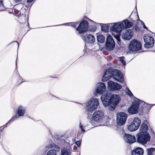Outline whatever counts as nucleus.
Listing matches in <instances>:
<instances>
[{"label":"nucleus","instance_id":"1","mask_svg":"<svg viewBox=\"0 0 155 155\" xmlns=\"http://www.w3.org/2000/svg\"><path fill=\"white\" fill-rule=\"evenodd\" d=\"M101 99L102 103L105 107L109 106L111 110H114L120 100V97L118 95L113 94L111 95L108 92L103 95Z\"/></svg>","mask_w":155,"mask_h":155},{"label":"nucleus","instance_id":"2","mask_svg":"<svg viewBox=\"0 0 155 155\" xmlns=\"http://www.w3.org/2000/svg\"><path fill=\"white\" fill-rule=\"evenodd\" d=\"M113 76V78L118 81L123 83L124 79L123 74L119 71L112 70L110 68L108 69L105 72L102 78V81L105 82L110 78Z\"/></svg>","mask_w":155,"mask_h":155},{"label":"nucleus","instance_id":"3","mask_svg":"<svg viewBox=\"0 0 155 155\" xmlns=\"http://www.w3.org/2000/svg\"><path fill=\"white\" fill-rule=\"evenodd\" d=\"M99 104V101L97 98H92L86 103V111L88 113H91L97 108Z\"/></svg>","mask_w":155,"mask_h":155},{"label":"nucleus","instance_id":"4","mask_svg":"<svg viewBox=\"0 0 155 155\" xmlns=\"http://www.w3.org/2000/svg\"><path fill=\"white\" fill-rule=\"evenodd\" d=\"M123 27L124 24L122 22H120L114 23L113 25L110 27V30L112 32H114L117 33V36L114 35V36L116 37L118 41H120V33L123 30Z\"/></svg>","mask_w":155,"mask_h":155},{"label":"nucleus","instance_id":"5","mask_svg":"<svg viewBox=\"0 0 155 155\" xmlns=\"http://www.w3.org/2000/svg\"><path fill=\"white\" fill-rule=\"evenodd\" d=\"M104 117L103 112L101 110L96 111L93 114L92 118H88V120L90 123L94 125V121L98 122L101 120Z\"/></svg>","mask_w":155,"mask_h":155},{"label":"nucleus","instance_id":"6","mask_svg":"<svg viewBox=\"0 0 155 155\" xmlns=\"http://www.w3.org/2000/svg\"><path fill=\"white\" fill-rule=\"evenodd\" d=\"M137 141L142 144H146L147 142L150 141V136L148 133H139L137 135Z\"/></svg>","mask_w":155,"mask_h":155},{"label":"nucleus","instance_id":"7","mask_svg":"<svg viewBox=\"0 0 155 155\" xmlns=\"http://www.w3.org/2000/svg\"><path fill=\"white\" fill-rule=\"evenodd\" d=\"M141 100L137 99L134 101L131 106L128 109V113L131 114H135L138 112L139 104Z\"/></svg>","mask_w":155,"mask_h":155},{"label":"nucleus","instance_id":"8","mask_svg":"<svg viewBox=\"0 0 155 155\" xmlns=\"http://www.w3.org/2000/svg\"><path fill=\"white\" fill-rule=\"evenodd\" d=\"M141 43L135 39L130 42L128 47L129 50L132 52L139 51L141 49Z\"/></svg>","mask_w":155,"mask_h":155},{"label":"nucleus","instance_id":"9","mask_svg":"<svg viewBox=\"0 0 155 155\" xmlns=\"http://www.w3.org/2000/svg\"><path fill=\"white\" fill-rule=\"evenodd\" d=\"M153 33H152V34ZM154 38H155V36H151L149 35L144 36L143 39L145 44L144 46L145 48H149L152 47L154 45Z\"/></svg>","mask_w":155,"mask_h":155},{"label":"nucleus","instance_id":"10","mask_svg":"<svg viewBox=\"0 0 155 155\" xmlns=\"http://www.w3.org/2000/svg\"><path fill=\"white\" fill-rule=\"evenodd\" d=\"M141 122V120L140 118L138 117L134 118L133 123L128 126V130L130 131H134L137 130L139 128Z\"/></svg>","mask_w":155,"mask_h":155},{"label":"nucleus","instance_id":"11","mask_svg":"<svg viewBox=\"0 0 155 155\" xmlns=\"http://www.w3.org/2000/svg\"><path fill=\"white\" fill-rule=\"evenodd\" d=\"M106 49L108 51H111L114 49L115 46V43L113 37L109 35L107 36L105 42Z\"/></svg>","mask_w":155,"mask_h":155},{"label":"nucleus","instance_id":"12","mask_svg":"<svg viewBox=\"0 0 155 155\" xmlns=\"http://www.w3.org/2000/svg\"><path fill=\"white\" fill-rule=\"evenodd\" d=\"M88 29V24L87 21H83L76 28V30L79 34H83L86 32Z\"/></svg>","mask_w":155,"mask_h":155},{"label":"nucleus","instance_id":"13","mask_svg":"<svg viewBox=\"0 0 155 155\" xmlns=\"http://www.w3.org/2000/svg\"><path fill=\"white\" fill-rule=\"evenodd\" d=\"M117 116L118 124L120 126L123 125L126 121L127 114L125 113L121 112L118 113Z\"/></svg>","mask_w":155,"mask_h":155},{"label":"nucleus","instance_id":"14","mask_svg":"<svg viewBox=\"0 0 155 155\" xmlns=\"http://www.w3.org/2000/svg\"><path fill=\"white\" fill-rule=\"evenodd\" d=\"M107 85L108 88L112 91L119 90L122 87L121 85L111 81H108Z\"/></svg>","mask_w":155,"mask_h":155},{"label":"nucleus","instance_id":"15","mask_svg":"<svg viewBox=\"0 0 155 155\" xmlns=\"http://www.w3.org/2000/svg\"><path fill=\"white\" fill-rule=\"evenodd\" d=\"M106 90V88L105 86V84L103 83H99L97 84L96 85V88L95 89V91L97 94H103L104 95L106 93H105V92ZM107 92H105L106 93Z\"/></svg>","mask_w":155,"mask_h":155},{"label":"nucleus","instance_id":"16","mask_svg":"<svg viewBox=\"0 0 155 155\" xmlns=\"http://www.w3.org/2000/svg\"><path fill=\"white\" fill-rule=\"evenodd\" d=\"M82 38L85 42L93 44L95 41L94 36L92 35L88 34L86 35H83Z\"/></svg>","mask_w":155,"mask_h":155},{"label":"nucleus","instance_id":"17","mask_svg":"<svg viewBox=\"0 0 155 155\" xmlns=\"http://www.w3.org/2000/svg\"><path fill=\"white\" fill-rule=\"evenodd\" d=\"M125 141L129 143H133L136 141V138L134 136L125 134L124 137Z\"/></svg>","mask_w":155,"mask_h":155},{"label":"nucleus","instance_id":"18","mask_svg":"<svg viewBox=\"0 0 155 155\" xmlns=\"http://www.w3.org/2000/svg\"><path fill=\"white\" fill-rule=\"evenodd\" d=\"M147 123V120H145L142 123L140 129L139 133H147L146 132L147 130L148 129V127L146 124Z\"/></svg>","mask_w":155,"mask_h":155},{"label":"nucleus","instance_id":"19","mask_svg":"<svg viewBox=\"0 0 155 155\" xmlns=\"http://www.w3.org/2000/svg\"><path fill=\"white\" fill-rule=\"evenodd\" d=\"M133 32L131 30H127L122 35L123 38L126 40H129L133 35Z\"/></svg>","mask_w":155,"mask_h":155},{"label":"nucleus","instance_id":"20","mask_svg":"<svg viewBox=\"0 0 155 155\" xmlns=\"http://www.w3.org/2000/svg\"><path fill=\"white\" fill-rule=\"evenodd\" d=\"M131 154L132 155H143V150L140 147L134 148L131 151Z\"/></svg>","mask_w":155,"mask_h":155},{"label":"nucleus","instance_id":"21","mask_svg":"<svg viewBox=\"0 0 155 155\" xmlns=\"http://www.w3.org/2000/svg\"><path fill=\"white\" fill-rule=\"evenodd\" d=\"M124 24V27L123 28V29L124 30V28H130L133 25V23L127 19H125L123 21H121Z\"/></svg>","mask_w":155,"mask_h":155},{"label":"nucleus","instance_id":"22","mask_svg":"<svg viewBox=\"0 0 155 155\" xmlns=\"http://www.w3.org/2000/svg\"><path fill=\"white\" fill-rule=\"evenodd\" d=\"M26 110L25 108L24 107L20 105L17 109V114L19 117L23 116Z\"/></svg>","mask_w":155,"mask_h":155},{"label":"nucleus","instance_id":"23","mask_svg":"<svg viewBox=\"0 0 155 155\" xmlns=\"http://www.w3.org/2000/svg\"><path fill=\"white\" fill-rule=\"evenodd\" d=\"M71 147L63 148L61 150L62 155H71L70 152Z\"/></svg>","mask_w":155,"mask_h":155},{"label":"nucleus","instance_id":"24","mask_svg":"<svg viewBox=\"0 0 155 155\" xmlns=\"http://www.w3.org/2000/svg\"><path fill=\"white\" fill-rule=\"evenodd\" d=\"M97 41L101 43H103L105 40L104 37L102 35H99L97 36Z\"/></svg>","mask_w":155,"mask_h":155},{"label":"nucleus","instance_id":"25","mask_svg":"<svg viewBox=\"0 0 155 155\" xmlns=\"http://www.w3.org/2000/svg\"><path fill=\"white\" fill-rule=\"evenodd\" d=\"M140 104H142L143 105H144L143 107L146 108L147 110H149L151 108V106L150 104H147L143 101H141V102Z\"/></svg>","mask_w":155,"mask_h":155},{"label":"nucleus","instance_id":"26","mask_svg":"<svg viewBox=\"0 0 155 155\" xmlns=\"http://www.w3.org/2000/svg\"><path fill=\"white\" fill-rule=\"evenodd\" d=\"M19 116L17 115V114H16L14 116H13L11 119L6 124H5V126H7L8 124H10V122H12L14 121L16 119L19 117Z\"/></svg>","mask_w":155,"mask_h":155},{"label":"nucleus","instance_id":"27","mask_svg":"<svg viewBox=\"0 0 155 155\" xmlns=\"http://www.w3.org/2000/svg\"><path fill=\"white\" fill-rule=\"evenodd\" d=\"M47 155H57V151L54 149L50 150L47 152Z\"/></svg>","mask_w":155,"mask_h":155},{"label":"nucleus","instance_id":"28","mask_svg":"<svg viewBox=\"0 0 155 155\" xmlns=\"http://www.w3.org/2000/svg\"><path fill=\"white\" fill-rule=\"evenodd\" d=\"M78 22H75L67 23L64 24L63 25L67 26H71L74 28H76V26L78 25Z\"/></svg>","mask_w":155,"mask_h":155},{"label":"nucleus","instance_id":"29","mask_svg":"<svg viewBox=\"0 0 155 155\" xmlns=\"http://www.w3.org/2000/svg\"><path fill=\"white\" fill-rule=\"evenodd\" d=\"M147 155H153V152L155 151V148H151L147 149Z\"/></svg>","mask_w":155,"mask_h":155},{"label":"nucleus","instance_id":"30","mask_svg":"<svg viewBox=\"0 0 155 155\" xmlns=\"http://www.w3.org/2000/svg\"><path fill=\"white\" fill-rule=\"evenodd\" d=\"M126 92L127 94L130 96L132 97L133 96V94L132 93L130 90L127 87H126Z\"/></svg>","mask_w":155,"mask_h":155},{"label":"nucleus","instance_id":"31","mask_svg":"<svg viewBox=\"0 0 155 155\" xmlns=\"http://www.w3.org/2000/svg\"><path fill=\"white\" fill-rule=\"evenodd\" d=\"M124 59V57H121L120 58V61L122 63L123 65L125 66L126 65V63Z\"/></svg>","mask_w":155,"mask_h":155},{"label":"nucleus","instance_id":"32","mask_svg":"<svg viewBox=\"0 0 155 155\" xmlns=\"http://www.w3.org/2000/svg\"><path fill=\"white\" fill-rule=\"evenodd\" d=\"M76 139L75 138H72L71 140H70L68 142V143L69 145H72L75 143Z\"/></svg>","mask_w":155,"mask_h":155},{"label":"nucleus","instance_id":"33","mask_svg":"<svg viewBox=\"0 0 155 155\" xmlns=\"http://www.w3.org/2000/svg\"><path fill=\"white\" fill-rule=\"evenodd\" d=\"M79 127L81 128V131L83 132H85V130L84 129L85 127H83L82 125H81V123H79Z\"/></svg>","mask_w":155,"mask_h":155},{"label":"nucleus","instance_id":"34","mask_svg":"<svg viewBox=\"0 0 155 155\" xmlns=\"http://www.w3.org/2000/svg\"><path fill=\"white\" fill-rule=\"evenodd\" d=\"M3 8V6L2 2V0H0V10H1Z\"/></svg>","mask_w":155,"mask_h":155},{"label":"nucleus","instance_id":"35","mask_svg":"<svg viewBox=\"0 0 155 155\" xmlns=\"http://www.w3.org/2000/svg\"><path fill=\"white\" fill-rule=\"evenodd\" d=\"M81 140L77 141L75 142V144L78 147H80L81 145Z\"/></svg>","mask_w":155,"mask_h":155},{"label":"nucleus","instance_id":"36","mask_svg":"<svg viewBox=\"0 0 155 155\" xmlns=\"http://www.w3.org/2000/svg\"><path fill=\"white\" fill-rule=\"evenodd\" d=\"M22 0H14L15 3L18 4H19Z\"/></svg>","mask_w":155,"mask_h":155},{"label":"nucleus","instance_id":"37","mask_svg":"<svg viewBox=\"0 0 155 155\" xmlns=\"http://www.w3.org/2000/svg\"><path fill=\"white\" fill-rule=\"evenodd\" d=\"M6 127V126H5V125L2 127H0V132H2L4 129V127Z\"/></svg>","mask_w":155,"mask_h":155},{"label":"nucleus","instance_id":"38","mask_svg":"<svg viewBox=\"0 0 155 155\" xmlns=\"http://www.w3.org/2000/svg\"><path fill=\"white\" fill-rule=\"evenodd\" d=\"M107 27H102V29L103 31H105L107 30Z\"/></svg>","mask_w":155,"mask_h":155},{"label":"nucleus","instance_id":"39","mask_svg":"<svg viewBox=\"0 0 155 155\" xmlns=\"http://www.w3.org/2000/svg\"><path fill=\"white\" fill-rule=\"evenodd\" d=\"M34 0H27V2L28 3H31Z\"/></svg>","mask_w":155,"mask_h":155},{"label":"nucleus","instance_id":"40","mask_svg":"<svg viewBox=\"0 0 155 155\" xmlns=\"http://www.w3.org/2000/svg\"><path fill=\"white\" fill-rule=\"evenodd\" d=\"M143 27L144 28H145V29H147V28L145 26V25L144 23H143Z\"/></svg>","mask_w":155,"mask_h":155},{"label":"nucleus","instance_id":"41","mask_svg":"<svg viewBox=\"0 0 155 155\" xmlns=\"http://www.w3.org/2000/svg\"><path fill=\"white\" fill-rule=\"evenodd\" d=\"M155 36V33H153L152 34V36Z\"/></svg>","mask_w":155,"mask_h":155},{"label":"nucleus","instance_id":"42","mask_svg":"<svg viewBox=\"0 0 155 155\" xmlns=\"http://www.w3.org/2000/svg\"><path fill=\"white\" fill-rule=\"evenodd\" d=\"M90 21L93 22V23H95L94 21H93L91 20H90Z\"/></svg>","mask_w":155,"mask_h":155},{"label":"nucleus","instance_id":"43","mask_svg":"<svg viewBox=\"0 0 155 155\" xmlns=\"http://www.w3.org/2000/svg\"><path fill=\"white\" fill-rule=\"evenodd\" d=\"M109 120H110V119L108 118V120L109 121Z\"/></svg>","mask_w":155,"mask_h":155},{"label":"nucleus","instance_id":"44","mask_svg":"<svg viewBox=\"0 0 155 155\" xmlns=\"http://www.w3.org/2000/svg\"><path fill=\"white\" fill-rule=\"evenodd\" d=\"M55 147V146H52V147Z\"/></svg>","mask_w":155,"mask_h":155},{"label":"nucleus","instance_id":"45","mask_svg":"<svg viewBox=\"0 0 155 155\" xmlns=\"http://www.w3.org/2000/svg\"><path fill=\"white\" fill-rule=\"evenodd\" d=\"M75 147L76 148L77 147H76V146H75Z\"/></svg>","mask_w":155,"mask_h":155}]
</instances>
